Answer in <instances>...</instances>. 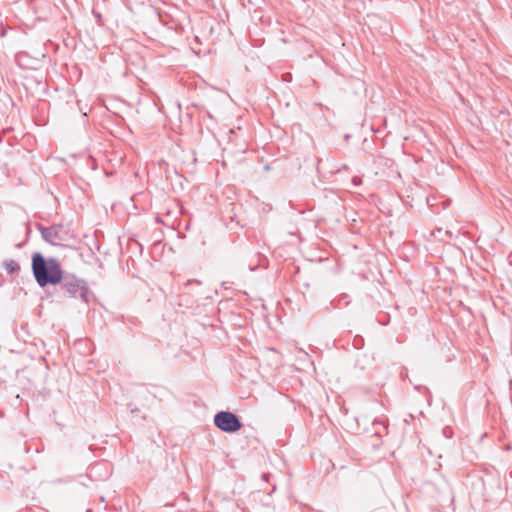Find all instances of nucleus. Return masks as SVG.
<instances>
[{
	"instance_id": "1",
	"label": "nucleus",
	"mask_w": 512,
	"mask_h": 512,
	"mask_svg": "<svg viewBox=\"0 0 512 512\" xmlns=\"http://www.w3.org/2000/svg\"><path fill=\"white\" fill-rule=\"evenodd\" d=\"M31 269L38 285L55 286L64 273L60 261L55 257L45 258L41 252H34L31 259Z\"/></svg>"
},
{
	"instance_id": "2",
	"label": "nucleus",
	"mask_w": 512,
	"mask_h": 512,
	"mask_svg": "<svg viewBox=\"0 0 512 512\" xmlns=\"http://www.w3.org/2000/svg\"><path fill=\"white\" fill-rule=\"evenodd\" d=\"M56 296L61 300L79 299L88 304L90 299V289L85 279L77 277L75 274L66 272L61 276V280L55 285Z\"/></svg>"
},
{
	"instance_id": "3",
	"label": "nucleus",
	"mask_w": 512,
	"mask_h": 512,
	"mask_svg": "<svg viewBox=\"0 0 512 512\" xmlns=\"http://www.w3.org/2000/svg\"><path fill=\"white\" fill-rule=\"evenodd\" d=\"M37 227L43 240L54 246L63 245L73 238L70 228L64 224H54L49 227L37 224Z\"/></svg>"
},
{
	"instance_id": "4",
	"label": "nucleus",
	"mask_w": 512,
	"mask_h": 512,
	"mask_svg": "<svg viewBox=\"0 0 512 512\" xmlns=\"http://www.w3.org/2000/svg\"><path fill=\"white\" fill-rule=\"evenodd\" d=\"M214 425L225 433H234L243 427L239 417L230 411H220L216 413L214 416Z\"/></svg>"
},
{
	"instance_id": "5",
	"label": "nucleus",
	"mask_w": 512,
	"mask_h": 512,
	"mask_svg": "<svg viewBox=\"0 0 512 512\" xmlns=\"http://www.w3.org/2000/svg\"><path fill=\"white\" fill-rule=\"evenodd\" d=\"M3 267L7 271V273L10 275H17L20 272L19 263L13 259L4 261Z\"/></svg>"
},
{
	"instance_id": "6",
	"label": "nucleus",
	"mask_w": 512,
	"mask_h": 512,
	"mask_svg": "<svg viewBox=\"0 0 512 512\" xmlns=\"http://www.w3.org/2000/svg\"><path fill=\"white\" fill-rule=\"evenodd\" d=\"M27 58V54L25 52H20L16 54V62L19 64V66L28 68L29 65L24 63V60Z\"/></svg>"
},
{
	"instance_id": "7",
	"label": "nucleus",
	"mask_w": 512,
	"mask_h": 512,
	"mask_svg": "<svg viewBox=\"0 0 512 512\" xmlns=\"http://www.w3.org/2000/svg\"><path fill=\"white\" fill-rule=\"evenodd\" d=\"M192 284L201 285L202 282L198 279H192V280H188L185 285L188 286V285H192Z\"/></svg>"
},
{
	"instance_id": "8",
	"label": "nucleus",
	"mask_w": 512,
	"mask_h": 512,
	"mask_svg": "<svg viewBox=\"0 0 512 512\" xmlns=\"http://www.w3.org/2000/svg\"><path fill=\"white\" fill-rule=\"evenodd\" d=\"M352 182L355 186H358L361 184L362 181H361V178H359V177H353Z\"/></svg>"
},
{
	"instance_id": "9",
	"label": "nucleus",
	"mask_w": 512,
	"mask_h": 512,
	"mask_svg": "<svg viewBox=\"0 0 512 512\" xmlns=\"http://www.w3.org/2000/svg\"><path fill=\"white\" fill-rule=\"evenodd\" d=\"M268 478H269V474H267V473H263V474H262V479H263L264 481H268Z\"/></svg>"
},
{
	"instance_id": "10",
	"label": "nucleus",
	"mask_w": 512,
	"mask_h": 512,
	"mask_svg": "<svg viewBox=\"0 0 512 512\" xmlns=\"http://www.w3.org/2000/svg\"><path fill=\"white\" fill-rule=\"evenodd\" d=\"M22 246H23L22 243H18V244L15 245L16 248H21Z\"/></svg>"
},
{
	"instance_id": "11",
	"label": "nucleus",
	"mask_w": 512,
	"mask_h": 512,
	"mask_svg": "<svg viewBox=\"0 0 512 512\" xmlns=\"http://www.w3.org/2000/svg\"><path fill=\"white\" fill-rule=\"evenodd\" d=\"M195 41L199 42V36H195Z\"/></svg>"
},
{
	"instance_id": "12",
	"label": "nucleus",
	"mask_w": 512,
	"mask_h": 512,
	"mask_svg": "<svg viewBox=\"0 0 512 512\" xmlns=\"http://www.w3.org/2000/svg\"><path fill=\"white\" fill-rule=\"evenodd\" d=\"M137 411H138V409H132V410H131V412H132V413H135V412H137Z\"/></svg>"
}]
</instances>
